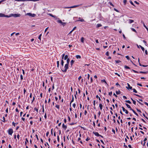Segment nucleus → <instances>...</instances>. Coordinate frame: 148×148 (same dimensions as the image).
<instances>
[{
	"label": "nucleus",
	"mask_w": 148,
	"mask_h": 148,
	"mask_svg": "<svg viewBox=\"0 0 148 148\" xmlns=\"http://www.w3.org/2000/svg\"><path fill=\"white\" fill-rule=\"evenodd\" d=\"M127 84L128 87H126L128 89H132V87L131 86H130V84L128 83H127Z\"/></svg>",
	"instance_id": "9d476101"
},
{
	"label": "nucleus",
	"mask_w": 148,
	"mask_h": 148,
	"mask_svg": "<svg viewBox=\"0 0 148 148\" xmlns=\"http://www.w3.org/2000/svg\"><path fill=\"white\" fill-rule=\"evenodd\" d=\"M134 22V20L131 19H130L129 20V23H131Z\"/></svg>",
	"instance_id": "f3484780"
},
{
	"label": "nucleus",
	"mask_w": 148,
	"mask_h": 148,
	"mask_svg": "<svg viewBox=\"0 0 148 148\" xmlns=\"http://www.w3.org/2000/svg\"><path fill=\"white\" fill-rule=\"evenodd\" d=\"M68 56L67 55H66L64 57V59L65 60H66V59H68Z\"/></svg>",
	"instance_id": "c85d7f7f"
},
{
	"label": "nucleus",
	"mask_w": 148,
	"mask_h": 148,
	"mask_svg": "<svg viewBox=\"0 0 148 148\" xmlns=\"http://www.w3.org/2000/svg\"><path fill=\"white\" fill-rule=\"evenodd\" d=\"M133 103L135 104V105H136V101H135V100H133Z\"/></svg>",
	"instance_id": "603ef678"
},
{
	"label": "nucleus",
	"mask_w": 148,
	"mask_h": 148,
	"mask_svg": "<svg viewBox=\"0 0 148 148\" xmlns=\"http://www.w3.org/2000/svg\"><path fill=\"white\" fill-rule=\"evenodd\" d=\"M0 17H9L10 16L6 15L2 13H0Z\"/></svg>",
	"instance_id": "20e7f679"
},
{
	"label": "nucleus",
	"mask_w": 148,
	"mask_h": 148,
	"mask_svg": "<svg viewBox=\"0 0 148 148\" xmlns=\"http://www.w3.org/2000/svg\"><path fill=\"white\" fill-rule=\"evenodd\" d=\"M93 133L96 136H100V135L97 132H93Z\"/></svg>",
	"instance_id": "6e6552de"
},
{
	"label": "nucleus",
	"mask_w": 148,
	"mask_h": 148,
	"mask_svg": "<svg viewBox=\"0 0 148 148\" xmlns=\"http://www.w3.org/2000/svg\"><path fill=\"white\" fill-rule=\"evenodd\" d=\"M137 85H138L139 86H142V85L141 84H139V83H138L137 84Z\"/></svg>",
	"instance_id": "864d4df0"
},
{
	"label": "nucleus",
	"mask_w": 148,
	"mask_h": 148,
	"mask_svg": "<svg viewBox=\"0 0 148 148\" xmlns=\"http://www.w3.org/2000/svg\"><path fill=\"white\" fill-rule=\"evenodd\" d=\"M70 62V59L69 58H68L66 62L67 63L66 64H69V62Z\"/></svg>",
	"instance_id": "a878e982"
},
{
	"label": "nucleus",
	"mask_w": 148,
	"mask_h": 148,
	"mask_svg": "<svg viewBox=\"0 0 148 148\" xmlns=\"http://www.w3.org/2000/svg\"><path fill=\"white\" fill-rule=\"evenodd\" d=\"M115 62L116 63H119L121 62V61L119 60H116Z\"/></svg>",
	"instance_id": "e433bc0d"
},
{
	"label": "nucleus",
	"mask_w": 148,
	"mask_h": 148,
	"mask_svg": "<svg viewBox=\"0 0 148 148\" xmlns=\"http://www.w3.org/2000/svg\"><path fill=\"white\" fill-rule=\"evenodd\" d=\"M74 62V61L73 60H71V66H72Z\"/></svg>",
	"instance_id": "dca6fc26"
},
{
	"label": "nucleus",
	"mask_w": 148,
	"mask_h": 148,
	"mask_svg": "<svg viewBox=\"0 0 148 148\" xmlns=\"http://www.w3.org/2000/svg\"><path fill=\"white\" fill-rule=\"evenodd\" d=\"M27 15L31 16L32 17H34L36 15L35 14H32L30 13H27Z\"/></svg>",
	"instance_id": "423d86ee"
},
{
	"label": "nucleus",
	"mask_w": 148,
	"mask_h": 148,
	"mask_svg": "<svg viewBox=\"0 0 148 148\" xmlns=\"http://www.w3.org/2000/svg\"><path fill=\"white\" fill-rule=\"evenodd\" d=\"M79 20L77 21H80L81 22H84V19H81V18H79Z\"/></svg>",
	"instance_id": "ddd939ff"
},
{
	"label": "nucleus",
	"mask_w": 148,
	"mask_h": 148,
	"mask_svg": "<svg viewBox=\"0 0 148 148\" xmlns=\"http://www.w3.org/2000/svg\"><path fill=\"white\" fill-rule=\"evenodd\" d=\"M112 92H109V95H110V96H111V95H112Z\"/></svg>",
	"instance_id": "a18cd8bd"
},
{
	"label": "nucleus",
	"mask_w": 148,
	"mask_h": 148,
	"mask_svg": "<svg viewBox=\"0 0 148 148\" xmlns=\"http://www.w3.org/2000/svg\"><path fill=\"white\" fill-rule=\"evenodd\" d=\"M42 36V34H40L39 36L38 37V39H39L40 40L41 39V36Z\"/></svg>",
	"instance_id": "de8ad7c7"
},
{
	"label": "nucleus",
	"mask_w": 148,
	"mask_h": 148,
	"mask_svg": "<svg viewBox=\"0 0 148 148\" xmlns=\"http://www.w3.org/2000/svg\"><path fill=\"white\" fill-rule=\"evenodd\" d=\"M99 107L100 109L101 110L102 109V108L103 106H102V104L101 103H100V104H99Z\"/></svg>",
	"instance_id": "aec40b11"
},
{
	"label": "nucleus",
	"mask_w": 148,
	"mask_h": 148,
	"mask_svg": "<svg viewBox=\"0 0 148 148\" xmlns=\"http://www.w3.org/2000/svg\"><path fill=\"white\" fill-rule=\"evenodd\" d=\"M131 29L132 30V31H134V32H135L136 33L137 32L133 28H132Z\"/></svg>",
	"instance_id": "ea45409f"
},
{
	"label": "nucleus",
	"mask_w": 148,
	"mask_h": 148,
	"mask_svg": "<svg viewBox=\"0 0 148 148\" xmlns=\"http://www.w3.org/2000/svg\"><path fill=\"white\" fill-rule=\"evenodd\" d=\"M112 132L114 133V134H115V130H114L112 129Z\"/></svg>",
	"instance_id": "0e129e2a"
},
{
	"label": "nucleus",
	"mask_w": 148,
	"mask_h": 148,
	"mask_svg": "<svg viewBox=\"0 0 148 148\" xmlns=\"http://www.w3.org/2000/svg\"><path fill=\"white\" fill-rule=\"evenodd\" d=\"M143 42L145 43V45H146V44H147L146 42L144 40H143Z\"/></svg>",
	"instance_id": "680f3d73"
},
{
	"label": "nucleus",
	"mask_w": 148,
	"mask_h": 148,
	"mask_svg": "<svg viewBox=\"0 0 148 148\" xmlns=\"http://www.w3.org/2000/svg\"><path fill=\"white\" fill-rule=\"evenodd\" d=\"M82 78V76H80L78 78V80H80V79Z\"/></svg>",
	"instance_id": "774afa93"
},
{
	"label": "nucleus",
	"mask_w": 148,
	"mask_h": 148,
	"mask_svg": "<svg viewBox=\"0 0 148 148\" xmlns=\"http://www.w3.org/2000/svg\"><path fill=\"white\" fill-rule=\"evenodd\" d=\"M101 82H105L106 84H107V82L105 79L101 80Z\"/></svg>",
	"instance_id": "7c9ffc66"
},
{
	"label": "nucleus",
	"mask_w": 148,
	"mask_h": 148,
	"mask_svg": "<svg viewBox=\"0 0 148 148\" xmlns=\"http://www.w3.org/2000/svg\"><path fill=\"white\" fill-rule=\"evenodd\" d=\"M90 139V138L88 137L86 139V141H87L88 140H89Z\"/></svg>",
	"instance_id": "13d9d810"
},
{
	"label": "nucleus",
	"mask_w": 148,
	"mask_h": 148,
	"mask_svg": "<svg viewBox=\"0 0 148 148\" xmlns=\"http://www.w3.org/2000/svg\"><path fill=\"white\" fill-rule=\"evenodd\" d=\"M56 107L58 109H59V105H56Z\"/></svg>",
	"instance_id": "a19ab883"
},
{
	"label": "nucleus",
	"mask_w": 148,
	"mask_h": 148,
	"mask_svg": "<svg viewBox=\"0 0 148 148\" xmlns=\"http://www.w3.org/2000/svg\"><path fill=\"white\" fill-rule=\"evenodd\" d=\"M136 110H137V111L138 112H140V113H141V111H140V110H139V109H136Z\"/></svg>",
	"instance_id": "69168bd1"
},
{
	"label": "nucleus",
	"mask_w": 148,
	"mask_h": 148,
	"mask_svg": "<svg viewBox=\"0 0 148 148\" xmlns=\"http://www.w3.org/2000/svg\"><path fill=\"white\" fill-rule=\"evenodd\" d=\"M62 127L65 130H66L67 128V126L65 125L64 123L63 124Z\"/></svg>",
	"instance_id": "f8f14e48"
},
{
	"label": "nucleus",
	"mask_w": 148,
	"mask_h": 148,
	"mask_svg": "<svg viewBox=\"0 0 148 148\" xmlns=\"http://www.w3.org/2000/svg\"><path fill=\"white\" fill-rule=\"evenodd\" d=\"M140 73H143L145 74H146L148 73V72H143L142 71H140L139 72Z\"/></svg>",
	"instance_id": "a211bd4d"
},
{
	"label": "nucleus",
	"mask_w": 148,
	"mask_h": 148,
	"mask_svg": "<svg viewBox=\"0 0 148 148\" xmlns=\"http://www.w3.org/2000/svg\"><path fill=\"white\" fill-rule=\"evenodd\" d=\"M139 46L140 47H141V48L142 49V50L143 51H144L145 50L144 48L140 45H139Z\"/></svg>",
	"instance_id": "b1692460"
},
{
	"label": "nucleus",
	"mask_w": 148,
	"mask_h": 148,
	"mask_svg": "<svg viewBox=\"0 0 148 148\" xmlns=\"http://www.w3.org/2000/svg\"><path fill=\"white\" fill-rule=\"evenodd\" d=\"M76 57L77 59H80L81 58V56L79 55H76Z\"/></svg>",
	"instance_id": "6ab92c4d"
},
{
	"label": "nucleus",
	"mask_w": 148,
	"mask_h": 148,
	"mask_svg": "<svg viewBox=\"0 0 148 148\" xmlns=\"http://www.w3.org/2000/svg\"><path fill=\"white\" fill-rule=\"evenodd\" d=\"M125 58L128 60H129L130 59L129 57V56H126Z\"/></svg>",
	"instance_id": "c03bdc74"
},
{
	"label": "nucleus",
	"mask_w": 148,
	"mask_h": 148,
	"mask_svg": "<svg viewBox=\"0 0 148 148\" xmlns=\"http://www.w3.org/2000/svg\"><path fill=\"white\" fill-rule=\"evenodd\" d=\"M66 24V23L64 22H62V25L63 26H64Z\"/></svg>",
	"instance_id": "58836bf2"
},
{
	"label": "nucleus",
	"mask_w": 148,
	"mask_h": 148,
	"mask_svg": "<svg viewBox=\"0 0 148 148\" xmlns=\"http://www.w3.org/2000/svg\"><path fill=\"white\" fill-rule=\"evenodd\" d=\"M132 110L133 111V112H134V113L137 116H138V114H137V113H136L133 109H132V110Z\"/></svg>",
	"instance_id": "2eb2a0df"
},
{
	"label": "nucleus",
	"mask_w": 148,
	"mask_h": 148,
	"mask_svg": "<svg viewBox=\"0 0 148 148\" xmlns=\"http://www.w3.org/2000/svg\"><path fill=\"white\" fill-rule=\"evenodd\" d=\"M102 26V25L101 24H98L97 25V27L98 28L99 27H101Z\"/></svg>",
	"instance_id": "412c9836"
},
{
	"label": "nucleus",
	"mask_w": 148,
	"mask_h": 148,
	"mask_svg": "<svg viewBox=\"0 0 148 148\" xmlns=\"http://www.w3.org/2000/svg\"><path fill=\"white\" fill-rule=\"evenodd\" d=\"M115 75H117L118 76H119V77H120V75H119V74H118L117 73H115Z\"/></svg>",
	"instance_id": "052dcab7"
},
{
	"label": "nucleus",
	"mask_w": 148,
	"mask_h": 148,
	"mask_svg": "<svg viewBox=\"0 0 148 148\" xmlns=\"http://www.w3.org/2000/svg\"><path fill=\"white\" fill-rule=\"evenodd\" d=\"M3 120L2 121L3 122H5V119L4 117H3Z\"/></svg>",
	"instance_id": "09e8293b"
},
{
	"label": "nucleus",
	"mask_w": 148,
	"mask_h": 148,
	"mask_svg": "<svg viewBox=\"0 0 148 148\" xmlns=\"http://www.w3.org/2000/svg\"><path fill=\"white\" fill-rule=\"evenodd\" d=\"M64 68H65V69L64 70L62 69V71L63 72H66V71L67 69L69 68V64H66L65 65Z\"/></svg>",
	"instance_id": "f03ea898"
},
{
	"label": "nucleus",
	"mask_w": 148,
	"mask_h": 148,
	"mask_svg": "<svg viewBox=\"0 0 148 148\" xmlns=\"http://www.w3.org/2000/svg\"><path fill=\"white\" fill-rule=\"evenodd\" d=\"M84 38L83 37H82L81 38V41L82 42L84 43Z\"/></svg>",
	"instance_id": "393cba45"
},
{
	"label": "nucleus",
	"mask_w": 148,
	"mask_h": 148,
	"mask_svg": "<svg viewBox=\"0 0 148 148\" xmlns=\"http://www.w3.org/2000/svg\"><path fill=\"white\" fill-rule=\"evenodd\" d=\"M57 22L58 23L62 24V21L60 20H58L57 21Z\"/></svg>",
	"instance_id": "5701e85b"
},
{
	"label": "nucleus",
	"mask_w": 148,
	"mask_h": 148,
	"mask_svg": "<svg viewBox=\"0 0 148 148\" xmlns=\"http://www.w3.org/2000/svg\"><path fill=\"white\" fill-rule=\"evenodd\" d=\"M125 105H126V106H127V107L128 108H129L130 109V110H132V109L131 108V107L130 106L128 105V104L127 103H125Z\"/></svg>",
	"instance_id": "9b49d317"
},
{
	"label": "nucleus",
	"mask_w": 148,
	"mask_h": 148,
	"mask_svg": "<svg viewBox=\"0 0 148 148\" xmlns=\"http://www.w3.org/2000/svg\"><path fill=\"white\" fill-rule=\"evenodd\" d=\"M73 101H74V97H73V96H72V100H71V102H70V106L71 107V103L72 102H73Z\"/></svg>",
	"instance_id": "4468645a"
},
{
	"label": "nucleus",
	"mask_w": 148,
	"mask_h": 148,
	"mask_svg": "<svg viewBox=\"0 0 148 148\" xmlns=\"http://www.w3.org/2000/svg\"><path fill=\"white\" fill-rule=\"evenodd\" d=\"M132 71L135 73H138V72L137 71H135L133 69L132 70Z\"/></svg>",
	"instance_id": "8fccbe9b"
},
{
	"label": "nucleus",
	"mask_w": 148,
	"mask_h": 148,
	"mask_svg": "<svg viewBox=\"0 0 148 148\" xmlns=\"http://www.w3.org/2000/svg\"><path fill=\"white\" fill-rule=\"evenodd\" d=\"M57 66L58 67H59V61H57Z\"/></svg>",
	"instance_id": "473e14b6"
},
{
	"label": "nucleus",
	"mask_w": 148,
	"mask_h": 148,
	"mask_svg": "<svg viewBox=\"0 0 148 148\" xmlns=\"http://www.w3.org/2000/svg\"><path fill=\"white\" fill-rule=\"evenodd\" d=\"M123 98H124L125 99H127V97L125 96H123Z\"/></svg>",
	"instance_id": "e2e57ef3"
},
{
	"label": "nucleus",
	"mask_w": 148,
	"mask_h": 148,
	"mask_svg": "<svg viewBox=\"0 0 148 148\" xmlns=\"http://www.w3.org/2000/svg\"><path fill=\"white\" fill-rule=\"evenodd\" d=\"M124 67L126 69H130V67H129V66H126V65Z\"/></svg>",
	"instance_id": "cd10ccee"
},
{
	"label": "nucleus",
	"mask_w": 148,
	"mask_h": 148,
	"mask_svg": "<svg viewBox=\"0 0 148 148\" xmlns=\"http://www.w3.org/2000/svg\"><path fill=\"white\" fill-rule=\"evenodd\" d=\"M34 110H35L36 111V112H38V109L36 108H35L34 109Z\"/></svg>",
	"instance_id": "79ce46f5"
},
{
	"label": "nucleus",
	"mask_w": 148,
	"mask_h": 148,
	"mask_svg": "<svg viewBox=\"0 0 148 148\" xmlns=\"http://www.w3.org/2000/svg\"><path fill=\"white\" fill-rule=\"evenodd\" d=\"M133 92H135V93H137V91L136 90L134 89V88L133 89Z\"/></svg>",
	"instance_id": "c9c22d12"
},
{
	"label": "nucleus",
	"mask_w": 148,
	"mask_h": 148,
	"mask_svg": "<svg viewBox=\"0 0 148 148\" xmlns=\"http://www.w3.org/2000/svg\"><path fill=\"white\" fill-rule=\"evenodd\" d=\"M26 141L25 142V144L26 145L27 144V142H28V140L27 138L25 139Z\"/></svg>",
	"instance_id": "4c0bfd02"
},
{
	"label": "nucleus",
	"mask_w": 148,
	"mask_h": 148,
	"mask_svg": "<svg viewBox=\"0 0 148 148\" xmlns=\"http://www.w3.org/2000/svg\"><path fill=\"white\" fill-rule=\"evenodd\" d=\"M64 63V62L63 61V60H61V65L62 66H63Z\"/></svg>",
	"instance_id": "2f4dec72"
},
{
	"label": "nucleus",
	"mask_w": 148,
	"mask_h": 148,
	"mask_svg": "<svg viewBox=\"0 0 148 148\" xmlns=\"http://www.w3.org/2000/svg\"><path fill=\"white\" fill-rule=\"evenodd\" d=\"M145 53L146 55H147V50H146L145 51Z\"/></svg>",
	"instance_id": "338daca9"
},
{
	"label": "nucleus",
	"mask_w": 148,
	"mask_h": 148,
	"mask_svg": "<svg viewBox=\"0 0 148 148\" xmlns=\"http://www.w3.org/2000/svg\"><path fill=\"white\" fill-rule=\"evenodd\" d=\"M20 16V14H13V16L15 17H19Z\"/></svg>",
	"instance_id": "1a4fd4ad"
},
{
	"label": "nucleus",
	"mask_w": 148,
	"mask_h": 148,
	"mask_svg": "<svg viewBox=\"0 0 148 148\" xmlns=\"http://www.w3.org/2000/svg\"><path fill=\"white\" fill-rule=\"evenodd\" d=\"M73 107L74 108H75V106H76V104H75V103H73Z\"/></svg>",
	"instance_id": "5fc2aeb1"
},
{
	"label": "nucleus",
	"mask_w": 148,
	"mask_h": 148,
	"mask_svg": "<svg viewBox=\"0 0 148 148\" xmlns=\"http://www.w3.org/2000/svg\"><path fill=\"white\" fill-rule=\"evenodd\" d=\"M96 97L97 98H98L99 99V101H101V99L97 95V96H96Z\"/></svg>",
	"instance_id": "f704fd0d"
},
{
	"label": "nucleus",
	"mask_w": 148,
	"mask_h": 148,
	"mask_svg": "<svg viewBox=\"0 0 148 148\" xmlns=\"http://www.w3.org/2000/svg\"><path fill=\"white\" fill-rule=\"evenodd\" d=\"M106 55L107 56H109L108 51H107L106 52Z\"/></svg>",
	"instance_id": "37998d69"
},
{
	"label": "nucleus",
	"mask_w": 148,
	"mask_h": 148,
	"mask_svg": "<svg viewBox=\"0 0 148 148\" xmlns=\"http://www.w3.org/2000/svg\"><path fill=\"white\" fill-rule=\"evenodd\" d=\"M48 15H49V16H51V17H53V18H56V16H54V15H52V14H49Z\"/></svg>",
	"instance_id": "4be33fe9"
},
{
	"label": "nucleus",
	"mask_w": 148,
	"mask_h": 148,
	"mask_svg": "<svg viewBox=\"0 0 148 148\" xmlns=\"http://www.w3.org/2000/svg\"><path fill=\"white\" fill-rule=\"evenodd\" d=\"M116 93L117 94L119 95L121 93V92L120 90H119L118 91H116Z\"/></svg>",
	"instance_id": "bb28decb"
},
{
	"label": "nucleus",
	"mask_w": 148,
	"mask_h": 148,
	"mask_svg": "<svg viewBox=\"0 0 148 148\" xmlns=\"http://www.w3.org/2000/svg\"><path fill=\"white\" fill-rule=\"evenodd\" d=\"M134 95H136L138 97H141L139 95H137V94H134Z\"/></svg>",
	"instance_id": "3c124183"
},
{
	"label": "nucleus",
	"mask_w": 148,
	"mask_h": 148,
	"mask_svg": "<svg viewBox=\"0 0 148 148\" xmlns=\"http://www.w3.org/2000/svg\"><path fill=\"white\" fill-rule=\"evenodd\" d=\"M13 132V130L12 129H10L8 130V134L9 135H12Z\"/></svg>",
	"instance_id": "39448f33"
},
{
	"label": "nucleus",
	"mask_w": 148,
	"mask_h": 148,
	"mask_svg": "<svg viewBox=\"0 0 148 148\" xmlns=\"http://www.w3.org/2000/svg\"><path fill=\"white\" fill-rule=\"evenodd\" d=\"M109 3H110V5H111L113 7H114V5L112 4V3L111 2H110Z\"/></svg>",
	"instance_id": "6e6d98bb"
},
{
	"label": "nucleus",
	"mask_w": 148,
	"mask_h": 148,
	"mask_svg": "<svg viewBox=\"0 0 148 148\" xmlns=\"http://www.w3.org/2000/svg\"><path fill=\"white\" fill-rule=\"evenodd\" d=\"M125 102L129 104H131V102L129 100H126L125 101Z\"/></svg>",
	"instance_id": "c756f323"
},
{
	"label": "nucleus",
	"mask_w": 148,
	"mask_h": 148,
	"mask_svg": "<svg viewBox=\"0 0 148 148\" xmlns=\"http://www.w3.org/2000/svg\"><path fill=\"white\" fill-rule=\"evenodd\" d=\"M82 5V4L78 5H73L69 7H64L63 8L64 9L69 8H74L76 7H79Z\"/></svg>",
	"instance_id": "f257e3e1"
},
{
	"label": "nucleus",
	"mask_w": 148,
	"mask_h": 148,
	"mask_svg": "<svg viewBox=\"0 0 148 148\" xmlns=\"http://www.w3.org/2000/svg\"><path fill=\"white\" fill-rule=\"evenodd\" d=\"M126 2H127V0H124L123 1V3H124L125 4Z\"/></svg>",
	"instance_id": "bf43d9fd"
},
{
	"label": "nucleus",
	"mask_w": 148,
	"mask_h": 148,
	"mask_svg": "<svg viewBox=\"0 0 148 148\" xmlns=\"http://www.w3.org/2000/svg\"><path fill=\"white\" fill-rule=\"evenodd\" d=\"M122 110L123 111H125L126 114H128V111L127 110H126L124 107H122Z\"/></svg>",
	"instance_id": "0eeeda50"
},
{
	"label": "nucleus",
	"mask_w": 148,
	"mask_h": 148,
	"mask_svg": "<svg viewBox=\"0 0 148 148\" xmlns=\"http://www.w3.org/2000/svg\"><path fill=\"white\" fill-rule=\"evenodd\" d=\"M130 3L132 5L134 6H135V5H134V4L133 2L132 1H130Z\"/></svg>",
	"instance_id": "72a5a7b5"
},
{
	"label": "nucleus",
	"mask_w": 148,
	"mask_h": 148,
	"mask_svg": "<svg viewBox=\"0 0 148 148\" xmlns=\"http://www.w3.org/2000/svg\"><path fill=\"white\" fill-rule=\"evenodd\" d=\"M49 132H47V133H46V135L47 136L49 134Z\"/></svg>",
	"instance_id": "4d7b16f0"
},
{
	"label": "nucleus",
	"mask_w": 148,
	"mask_h": 148,
	"mask_svg": "<svg viewBox=\"0 0 148 148\" xmlns=\"http://www.w3.org/2000/svg\"><path fill=\"white\" fill-rule=\"evenodd\" d=\"M21 77V80H23V75H20Z\"/></svg>",
	"instance_id": "49530a36"
},
{
	"label": "nucleus",
	"mask_w": 148,
	"mask_h": 148,
	"mask_svg": "<svg viewBox=\"0 0 148 148\" xmlns=\"http://www.w3.org/2000/svg\"><path fill=\"white\" fill-rule=\"evenodd\" d=\"M15 1H39V0H14Z\"/></svg>",
	"instance_id": "7ed1b4c3"
}]
</instances>
